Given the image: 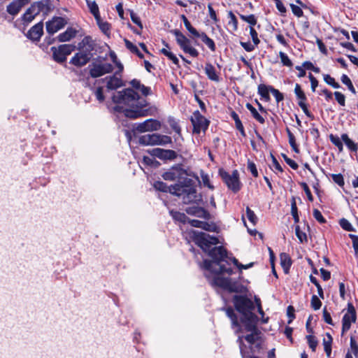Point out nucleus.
Masks as SVG:
<instances>
[{
    "label": "nucleus",
    "instance_id": "f257e3e1",
    "mask_svg": "<svg viewBox=\"0 0 358 358\" xmlns=\"http://www.w3.org/2000/svg\"><path fill=\"white\" fill-rule=\"evenodd\" d=\"M193 238L195 243L213 259L212 261L207 259L203 261V267L206 271L205 273L206 278H211V282L215 285L230 289V278L222 276L224 273L229 275L233 273L231 268H226L222 264V262L228 263L226 260L228 258L226 250L222 246L211 248L212 246L218 243V239L206 233L194 231Z\"/></svg>",
    "mask_w": 358,
    "mask_h": 358
},
{
    "label": "nucleus",
    "instance_id": "f03ea898",
    "mask_svg": "<svg viewBox=\"0 0 358 358\" xmlns=\"http://www.w3.org/2000/svg\"><path fill=\"white\" fill-rule=\"evenodd\" d=\"M113 101L118 104L115 110L124 113L127 117L136 119L150 115L148 110L144 109L147 101L140 99L139 95L131 88L115 93Z\"/></svg>",
    "mask_w": 358,
    "mask_h": 358
},
{
    "label": "nucleus",
    "instance_id": "7ed1b4c3",
    "mask_svg": "<svg viewBox=\"0 0 358 358\" xmlns=\"http://www.w3.org/2000/svg\"><path fill=\"white\" fill-rule=\"evenodd\" d=\"M155 188L164 192H169L181 198L185 203L197 202L201 200V196L197 194L196 188L192 185L191 179H186L185 184H175L168 186L166 183L158 181L154 185Z\"/></svg>",
    "mask_w": 358,
    "mask_h": 358
},
{
    "label": "nucleus",
    "instance_id": "20e7f679",
    "mask_svg": "<svg viewBox=\"0 0 358 358\" xmlns=\"http://www.w3.org/2000/svg\"><path fill=\"white\" fill-rule=\"evenodd\" d=\"M79 52L71 59L70 63L76 66L81 67L87 64L92 57L91 52L94 50V43L89 36H85L78 43Z\"/></svg>",
    "mask_w": 358,
    "mask_h": 358
},
{
    "label": "nucleus",
    "instance_id": "39448f33",
    "mask_svg": "<svg viewBox=\"0 0 358 358\" xmlns=\"http://www.w3.org/2000/svg\"><path fill=\"white\" fill-rule=\"evenodd\" d=\"M138 143L143 145H164L171 143V138L159 134H148L140 136Z\"/></svg>",
    "mask_w": 358,
    "mask_h": 358
},
{
    "label": "nucleus",
    "instance_id": "423d86ee",
    "mask_svg": "<svg viewBox=\"0 0 358 358\" xmlns=\"http://www.w3.org/2000/svg\"><path fill=\"white\" fill-rule=\"evenodd\" d=\"M234 300L236 310L244 317L248 315L254 316L252 310H254L255 305L250 299L244 296H236Z\"/></svg>",
    "mask_w": 358,
    "mask_h": 358
},
{
    "label": "nucleus",
    "instance_id": "0eeeda50",
    "mask_svg": "<svg viewBox=\"0 0 358 358\" xmlns=\"http://www.w3.org/2000/svg\"><path fill=\"white\" fill-rule=\"evenodd\" d=\"M88 69L90 76L95 78L110 73L113 67V65L109 63L94 62L89 65Z\"/></svg>",
    "mask_w": 358,
    "mask_h": 358
},
{
    "label": "nucleus",
    "instance_id": "6e6552de",
    "mask_svg": "<svg viewBox=\"0 0 358 358\" xmlns=\"http://www.w3.org/2000/svg\"><path fill=\"white\" fill-rule=\"evenodd\" d=\"M219 173L229 189L234 192L240 189L241 185L238 179V173L236 170L234 171L231 175L222 169H220Z\"/></svg>",
    "mask_w": 358,
    "mask_h": 358
},
{
    "label": "nucleus",
    "instance_id": "1a4fd4ad",
    "mask_svg": "<svg viewBox=\"0 0 358 358\" xmlns=\"http://www.w3.org/2000/svg\"><path fill=\"white\" fill-rule=\"evenodd\" d=\"M75 48L73 45L71 44L61 45L57 48L52 47L51 51L52 52L54 59L59 63L65 62L67 55H70Z\"/></svg>",
    "mask_w": 358,
    "mask_h": 358
},
{
    "label": "nucleus",
    "instance_id": "9d476101",
    "mask_svg": "<svg viewBox=\"0 0 358 358\" xmlns=\"http://www.w3.org/2000/svg\"><path fill=\"white\" fill-rule=\"evenodd\" d=\"M193 125V132L199 134L201 131H205L208 127L209 121L203 117L199 110L195 111L191 117Z\"/></svg>",
    "mask_w": 358,
    "mask_h": 358
},
{
    "label": "nucleus",
    "instance_id": "9b49d317",
    "mask_svg": "<svg viewBox=\"0 0 358 358\" xmlns=\"http://www.w3.org/2000/svg\"><path fill=\"white\" fill-rule=\"evenodd\" d=\"M357 315L355 307L351 303L348 304V308L342 320V333L348 331L352 323L356 322Z\"/></svg>",
    "mask_w": 358,
    "mask_h": 358
},
{
    "label": "nucleus",
    "instance_id": "f8f14e48",
    "mask_svg": "<svg viewBox=\"0 0 358 358\" xmlns=\"http://www.w3.org/2000/svg\"><path fill=\"white\" fill-rule=\"evenodd\" d=\"M161 128V123L153 119H148L145 121L136 124L134 129L136 131L143 133L147 131H157Z\"/></svg>",
    "mask_w": 358,
    "mask_h": 358
},
{
    "label": "nucleus",
    "instance_id": "ddd939ff",
    "mask_svg": "<svg viewBox=\"0 0 358 358\" xmlns=\"http://www.w3.org/2000/svg\"><path fill=\"white\" fill-rule=\"evenodd\" d=\"M66 21L64 18L61 17H55L52 20L46 22V30L48 34H53L62 29Z\"/></svg>",
    "mask_w": 358,
    "mask_h": 358
},
{
    "label": "nucleus",
    "instance_id": "4468645a",
    "mask_svg": "<svg viewBox=\"0 0 358 358\" xmlns=\"http://www.w3.org/2000/svg\"><path fill=\"white\" fill-rule=\"evenodd\" d=\"M30 6L34 8L38 15L43 11H45V13L47 14L54 8L55 3L52 0H45V1L34 2Z\"/></svg>",
    "mask_w": 358,
    "mask_h": 358
},
{
    "label": "nucleus",
    "instance_id": "2eb2a0df",
    "mask_svg": "<svg viewBox=\"0 0 358 358\" xmlns=\"http://www.w3.org/2000/svg\"><path fill=\"white\" fill-rule=\"evenodd\" d=\"M151 155L161 159L172 160L176 158L177 154L172 150H164L162 148H154L151 151Z\"/></svg>",
    "mask_w": 358,
    "mask_h": 358
},
{
    "label": "nucleus",
    "instance_id": "dca6fc26",
    "mask_svg": "<svg viewBox=\"0 0 358 358\" xmlns=\"http://www.w3.org/2000/svg\"><path fill=\"white\" fill-rule=\"evenodd\" d=\"M183 173V170L180 167L173 166L164 172L162 175V178L165 180L174 181L180 179Z\"/></svg>",
    "mask_w": 358,
    "mask_h": 358
},
{
    "label": "nucleus",
    "instance_id": "f3484780",
    "mask_svg": "<svg viewBox=\"0 0 358 358\" xmlns=\"http://www.w3.org/2000/svg\"><path fill=\"white\" fill-rule=\"evenodd\" d=\"M186 213L189 215H194L200 218L209 220L210 218V213L204 208L199 206H189L186 208Z\"/></svg>",
    "mask_w": 358,
    "mask_h": 358
},
{
    "label": "nucleus",
    "instance_id": "a211bd4d",
    "mask_svg": "<svg viewBox=\"0 0 358 358\" xmlns=\"http://www.w3.org/2000/svg\"><path fill=\"white\" fill-rule=\"evenodd\" d=\"M43 34V23L40 22L33 26L27 33V36L32 41H39Z\"/></svg>",
    "mask_w": 358,
    "mask_h": 358
},
{
    "label": "nucleus",
    "instance_id": "6ab92c4d",
    "mask_svg": "<svg viewBox=\"0 0 358 358\" xmlns=\"http://www.w3.org/2000/svg\"><path fill=\"white\" fill-rule=\"evenodd\" d=\"M176 36V40L180 48L185 50L187 48L192 46L191 41L187 38L179 30L175 29L172 31Z\"/></svg>",
    "mask_w": 358,
    "mask_h": 358
},
{
    "label": "nucleus",
    "instance_id": "aec40b11",
    "mask_svg": "<svg viewBox=\"0 0 358 358\" xmlns=\"http://www.w3.org/2000/svg\"><path fill=\"white\" fill-rule=\"evenodd\" d=\"M205 73L208 78L215 82L220 81V77L215 70V68L210 63L206 64Z\"/></svg>",
    "mask_w": 358,
    "mask_h": 358
},
{
    "label": "nucleus",
    "instance_id": "412c9836",
    "mask_svg": "<svg viewBox=\"0 0 358 358\" xmlns=\"http://www.w3.org/2000/svg\"><path fill=\"white\" fill-rule=\"evenodd\" d=\"M38 15L36 12L32 8L31 6L27 9L25 13L22 16V21L23 22V24L24 25H27L31 22L33 21V20L35 18V17Z\"/></svg>",
    "mask_w": 358,
    "mask_h": 358
},
{
    "label": "nucleus",
    "instance_id": "4be33fe9",
    "mask_svg": "<svg viewBox=\"0 0 358 358\" xmlns=\"http://www.w3.org/2000/svg\"><path fill=\"white\" fill-rule=\"evenodd\" d=\"M76 35V31L72 28H68L64 32L60 34L58 36V41L60 42L69 41Z\"/></svg>",
    "mask_w": 358,
    "mask_h": 358
},
{
    "label": "nucleus",
    "instance_id": "5701e85b",
    "mask_svg": "<svg viewBox=\"0 0 358 358\" xmlns=\"http://www.w3.org/2000/svg\"><path fill=\"white\" fill-rule=\"evenodd\" d=\"M24 6L18 1L14 0L7 6V12L12 15H16Z\"/></svg>",
    "mask_w": 358,
    "mask_h": 358
},
{
    "label": "nucleus",
    "instance_id": "b1692460",
    "mask_svg": "<svg viewBox=\"0 0 358 358\" xmlns=\"http://www.w3.org/2000/svg\"><path fill=\"white\" fill-rule=\"evenodd\" d=\"M108 80L107 87L110 90H115L123 85L122 80L116 76L106 78Z\"/></svg>",
    "mask_w": 358,
    "mask_h": 358
},
{
    "label": "nucleus",
    "instance_id": "393cba45",
    "mask_svg": "<svg viewBox=\"0 0 358 358\" xmlns=\"http://www.w3.org/2000/svg\"><path fill=\"white\" fill-rule=\"evenodd\" d=\"M130 84L134 88L140 90L144 96H148L150 94V88L143 85H141L140 81L136 79L132 80L130 82Z\"/></svg>",
    "mask_w": 358,
    "mask_h": 358
},
{
    "label": "nucleus",
    "instance_id": "a878e982",
    "mask_svg": "<svg viewBox=\"0 0 358 358\" xmlns=\"http://www.w3.org/2000/svg\"><path fill=\"white\" fill-rule=\"evenodd\" d=\"M280 264L284 270V271L287 273H288L289 268L292 264V261L289 256L286 253H281L280 255Z\"/></svg>",
    "mask_w": 358,
    "mask_h": 358
},
{
    "label": "nucleus",
    "instance_id": "bb28decb",
    "mask_svg": "<svg viewBox=\"0 0 358 358\" xmlns=\"http://www.w3.org/2000/svg\"><path fill=\"white\" fill-rule=\"evenodd\" d=\"M86 2L90 13L94 15L96 20H99L100 14L97 3L95 1H90L89 0H86Z\"/></svg>",
    "mask_w": 358,
    "mask_h": 358
},
{
    "label": "nucleus",
    "instance_id": "cd10ccee",
    "mask_svg": "<svg viewBox=\"0 0 358 358\" xmlns=\"http://www.w3.org/2000/svg\"><path fill=\"white\" fill-rule=\"evenodd\" d=\"M342 141L345 143L347 147L353 152H357L358 149V145L352 141L346 134L341 135Z\"/></svg>",
    "mask_w": 358,
    "mask_h": 358
},
{
    "label": "nucleus",
    "instance_id": "c85d7f7f",
    "mask_svg": "<svg viewBox=\"0 0 358 358\" xmlns=\"http://www.w3.org/2000/svg\"><path fill=\"white\" fill-rule=\"evenodd\" d=\"M327 338L323 339V345L324 351L328 357H330L331 353V343L333 338L329 334H327Z\"/></svg>",
    "mask_w": 358,
    "mask_h": 358
},
{
    "label": "nucleus",
    "instance_id": "c756f323",
    "mask_svg": "<svg viewBox=\"0 0 358 358\" xmlns=\"http://www.w3.org/2000/svg\"><path fill=\"white\" fill-rule=\"evenodd\" d=\"M247 108L250 111L252 117L257 120L259 123H264V118L259 114L255 108H254L250 103L246 104Z\"/></svg>",
    "mask_w": 358,
    "mask_h": 358
},
{
    "label": "nucleus",
    "instance_id": "7c9ffc66",
    "mask_svg": "<svg viewBox=\"0 0 358 358\" xmlns=\"http://www.w3.org/2000/svg\"><path fill=\"white\" fill-rule=\"evenodd\" d=\"M165 46L167 48H162L161 50V52L166 56L170 60H171L173 64H178L179 60L177 57L168 50L169 49V45L166 43Z\"/></svg>",
    "mask_w": 358,
    "mask_h": 358
},
{
    "label": "nucleus",
    "instance_id": "2f4dec72",
    "mask_svg": "<svg viewBox=\"0 0 358 358\" xmlns=\"http://www.w3.org/2000/svg\"><path fill=\"white\" fill-rule=\"evenodd\" d=\"M255 317L248 315L247 317H244L246 319L245 322V329L248 331L255 332L259 331L256 327V325L252 322V319Z\"/></svg>",
    "mask_w": 358,
    "mask_h": 358
},
{
    "label": "nucleus",
    "instance_id": "473e14b6",
    "mask_svg": "<svg viewBox=\"0 0 358 358\" xmlns=\"http://www.w3.org/2000/svg\"><path fill=\"white\" fill-rule=\"evenodd\" d=\"M231 117L235 122L236 129L241 132L242 136H245V134L244 128H243V126L242 124L241 120L238 117V115L235 112H233L231 113Z\"/></svg>",
    "mask_w": 358,
    "mask_h": 358
},
{
    "label": "nucleus",
    "instance_id": "72a5a7b5",
    "mask_svg": "<svg viewBox=\"0 0 358 358\" xmlns=\"http://www.w3.org/2000/svg\"><path fill=\"white\" fill-rule=\"evenodd\" d=\"M226 313L227 316L231 319L232 322L233 327H240V325L238 322L237 316L236 315L234 311L231 308H227L226 310Z\"/></svg>",
    "mask_w": 358,
    "mask_h": 358
},
{
    "label": "nucleus",
    "instance_id": "f704fd0d",
    "mask_svg": "<svg viewBox=\"0 0 358 358\" xmlns=\"http://www.w3.org/2000/svg\"><path fill=\"white\" fill-rule=\"evenodd\" d=\"M202 41L212 50L215 51V45L214 41L210 38L205 33L201 34Z\"/></svg>",
    "mask_w": 358,
    "mask_h": 358
},
{
    "label": "nucleus",
    "instance_id": "c9c22d12",
    "mask_svg": "<svg viewBox=\"0 0 358 358\" xmlns=\"http://www.w3.org/2000/svg\"><path fill=\"white\" fill-rule=\"evenodd\" d=\"M260 331L251 332V334L245 336V339L250 344L255 343L260 338Z\"/></svg>",
    "mask_w": 358,
    "mask_h": 358
},
{
    "label": "nucleus",
    "instance_id": "e433bc0d",
    "mask_svg": "<svg viewBox=\"0 0 358 358\" xmlns=\"http://www.w3.org/2000/svg\"><path fill=\"white\" fill-rule=\"evenodd\" d=\"M295 234L300 243H303L307 242L306 234L301 230L299 225L295 227Z\"/></svg>",
    "mask_w": 358,
    "mask_h": 358
},
{
    "label": "nucleus",
    "instance_id": "4c0bfd02",
    "mask_svg": "<svg viewBox=\"0 0 358 358\" xmlns=\"http://www.w3.org/2000/svg\"><path fill=\"white\" fill-rule=\"evenodd\" d=\"M269 91L270 87L268 88L264 85H259L258 87V92L259 94L266 100L269 99Z\"/></svg>",
    "mask_w": 358,
    "mask_h": 358
},
{
    "label": "nucleus",
    "instance_id": "58836bf2",
    "mask_svg": "<svg viewBox=\"0 0 358 358\" xmlns=\"http://www.w3.org/2000/svg\"><path fill=\"white\" fill-rule=\"evenodd\" d=\"M329 139L331 142L338 148L340 152L343 151V145L338 136L330 134Z\"/></svg>",
    "mask_w": 358,
    "mask_h": 358
},
{
    "label": "nucleus",
    "instance_id": "ea45409f",
    "mask_svg": "<svg viewBox=\"0 0 358 358\" xmlns=\"http://www.w3.org/2000/svg\"><path fill=\"white\" fill-rule=\"evenodd\" d=\"M294 92L298 99H299V101H305L306 100V95L301 90L300 85H295Z\"/></svg>",
    "mask_w": 358,
    "mask_h": 358
},
{
    "label": "nucleus",
    "instance_id": "a19ab883",
    "mask_svg": "<svg viewBox=\"0 0 358 358\" xmlns=\"http://www.w3.org/2000/svg\"><path fill=\"white\" fill-rule=\"evenodd\" d=\"M341 81L343 84L348 86L349 90L353 94H356L355 88L354 87L350 79L347 75L343 74L341 77Z\"/></svg>",
    "mask_w": 358,
    "mask_h": 358
},
{
    "label": "nucleus",
    "instance_id": "79ce46f5",
    "mask_svg": "<svg viewBox=\"0 0 358 358\" xmlns=\"http://www.w3.org/2000/svg\"><path fill=\"white\" fill-rule=\"evenodd\" d=\"M96 21L99 27L104 34H107L109 31L110 24L107 22H103L101 20V16H99V20Z\"/></svg>",
    "mask_w": 358,
    "mask_h": 358
},
{
    "label": "nucleus",
    "instance_id": "37998d69",
    "mask_svg": "<svg viewBox=\"0 0 358 358\" xmlns=\"http://www.w3.org/2000/svg\"><path fill=\"white\" fill-rule=\"evenodd\" d=\"M202 229H204L208 231L217 232L218 227L213 222H203V224L202 225Z\"/></svg>",
    "mask_w": 358,
    "mask_h": 358
},
{
    "label": "nucleus",
    "instance_id": "c03bdc74",
    "mask_svg": "<svg viewBox=\"0 0 358 358\" xmlns=\"http://www.w3.org/2000/svg\"><path fill=\"white\" fill-rule=\"evenodd\" d=\"M246 215L248 220L252 224H255L257 222V217L255 213L249 208H246Z\"/></svg>",
    "mask_w": 358,
    "mask_h": 358
},
{
    "label": "nucleus",
    "instance_id": "a18cd8bd",
    "mask_svg": "<svg viewBox=\"0 0 358 358\" xmlns=\"http://www.w3.org/2000/svg\"><path fill=\"white\" fill-rule=\"evenodd\" d=\"M173 217L175 220H178L181 222H188L189 218L184 214L179 212H171Z\"/></svg>",
    "mask_w": 358,
    "mask_h": 358
},
{
    "label": "nucleus",
    "instance_id": "49530a36",
    "mask_svg": "<svg viewBox=\"0 0 358 358\" xmlns=\"http://www.w3.org/2000/svg\"><path fill=\"white\" fill-rule=\"evenodd\" d=\"M279 56H280L281 62L282 63V64L284 66H289V67L292 66V62H291V60L289 59V57H287V55L285 53H284L283 52H280Z\"/></svg>",
    "mask_w": 358,
    "mask_h": 358
},
{
    "label": "nucleus",
    "instance_id": "de8ad7c7",
    "mask_svg": "<svg viewBox=\"0 0 358 358\" xmlns=\"http://www.w3.org/2000/svg\"><path fill=\"white\" fill-rule=\"evenodd\" d=\"M322 306V302L316 295L311 298V306L314 310H319Z\"/></svg>",
    "mask_w": 358,
    "mask_h": 358
},
{
    "label": "nucleus",
    "instance_id": "09e8293b",
    "mask_svg": "<svg viewBox=\"0 0 358 358\" xmlns=\"http://www.w3.org/2000/svg\"><path fill=\"white\" fill-rule=\"evenodd\" d=\"M331 178H332V180H334V182L335 183H336L337 185H338L340 187H343L344 185V184H345L344 179H343V176L341 173L332 174Z\"/></svg>",
    "mask_w": 358,
    "mask_h": 358
},
{
    "label": "nucleus",
    "instance_id": "8fccbe9b",
    "mask_svg": "<svg viewBox=\"0 0 358 358\" xmlns=\"http://www.w3.org/2000/svg\"><path fill=\"white\" fill-rule=\"evenodd\" d=\"M340 224L343 229L348 231H354L353 227L346 219L343 218L342 220H341Z\"/></svg>",
    "mask_w": 358,
    "mask_h": 358
},
{
    "label": "nucleus",
    "instance_id": "3c124183",
    "mask_svg": "<svg viewBox=\"0 0 358 358\" xmlns=\"http://www.w3.org/2000/svg\"><path fill=\"white\" fill-rule=\"evenodd\" d=\"M309 347L312 349V350L314 352L315 351L317 341L315 339V338L312 335H308L306 336Z\"/></svg>",
    "mask_w": 358,
    "mask_h": 358
},
{
    "label": "nucleus",
    "instance_id": "603ef678",
    "mask_svg": "<svg viewBox=\"0 0 358 358\" xmlns=\"http://www.w3.org/2000/svg\"><path fill=\"white\" fill-rule=\"evenodd\" d=\"M241 18L245 21L251 24L252 26H254L257 23V20L255 17L254 15H241Z\"/></svg>",
    "mask_w": 358,
    "mask_h": 358
},
{
    "label": "nucleus",
    "instance_id": "864d4df0",
    "mask_svg": "<svg viewBox=\"0 0 358 358\" xmlns=\"http://www.w3.org/2000/svg\"><path fill=\"white\" fill-rule=\"evenodd\" d=\"M334 96L336 100L338 101V103L342 106H344L345 104V96L344 94H343L341 92H335Z\"/></svg>",
    "mask_w": 358,
    "mask_h": 358
},
{
    "label": "nucleus",
    "instance_id": "5fc2aeb1",
    "mask_svg": "<svg viewBox=\"0 0 358 358\" xmlns=\"http://www.w3.org/2000/svg\"><path fill=\"white\" fill-rule=\"evenodd\" d=\"M290 7L294 15L298 17L303 16V12L299 6L291 3Z\"/></svg>",
    "mask_w": 358,
    "mask_h": 358
},
{
    "label": "nucleus",
    "instance_id": "6e6d98bb",
    "mask_svg": "<svg viewBox=\"0 0 358 358\" xmlns=\"http://www.w3.org/2000/svg\"><path fill=\"white\" fill-rule=\"evenodd\" d=\"M270 91L272 93V94L275 96L276 101L278 103L283 100L284 96L282 94L279 92V90L270 87Z\"/></svg>",
    "mask_w": 358,
    "mask_h": 358
},
{
    "label": "nucleus",
    "instance_id": "4d7b16f0",
    "mask_svg": "<svg viewBox=\"0 0 358 358\" xmlns=\"http://www.w3.org/2000/svg\"><path fill=\"white\" fill-rule=\"evenodd\" d=\"M130 17L134 23L137 24L141 29L143 28L142 23L141 22L140 18L134 13L133 10H129Z\"/></svg>",
    "mask_w": 358,
    "mask_h": 358
},
{
    "label": "nucleus",
    "instance_id": "13d9d810",
    "mask_svg": "<svg viewBox=\"0 0 358 358\" xmlns=\"http://www.w3.org/2000/svg\"><path fill=\"white\" fill-rule=\"evenodd\" d=\"M299 106L303 110V113L306 115V116H308V117H310L311 119L314 118L313 115L308 110V107H307L305 101H299Z\"/></svg>",
    "mask_w": 358,
    "mask_h": 358
},
{
    "label": "nucleus",
    "instance_id": "bf43d9fd",
    "mask_svg": "<svg viewBox=\"0 0 358 358\" xmlns=\"http://www.w3.org/2000/svg\"><path fill=\"white\" fill-rule=\"evenodd\" d=\"M313 217L315 220H317L320 223H324L326 220L322 216L321 212L317 209L313 210Z\"/></svg>",
    "mask_w": 358,
    "mask_h": 358
},
{
    "label": "nucleus",
    "instance_id": "052dcab7",
    "mask_svg": "<svg viewBox=\"0 0 358 358\" xmlns=\"http://www.w3.org/2000/svg\"><path fill=\"white\" fill-rule=\"evenodd\" d=\"M250 36H251L253 43L255 45H258L259 43V40L258 38V34H257V32L256 31V30L252 27H250Z\"/></svg>",
    "mask_w": 358,
    "mask_h": 358
},
{
    "label": "nucleus",
    "instance_id": "680f3d73",
    "mask_svg": "<svg viewBox=\"0 0 358 358\" xmlns=\"http://www.w3.org/2000/svg\"><path fill=\"white\" fill-rule=\"evenodd\" d=\"M124 43L127 49H129L131 52L136 53L138 52V48L136 45L133 44L131 41L127 39H124Z\"/></svg>",
    "mask_w": 358,
    "mask_h": 358
},
{
    "label": "nucleus",
    "instance_id": "e2e57ef3",
    "mask_svg": "<svg viewBox=\"0 0 358 358\" xmlns=\"http://www.w3.org/2000/svg\"><path fill=\"white\" fill-rule=\"evenodd\" d=\"M248 169L251 172V173L252 174V176L254 177H257L258 176V171H257V169L256 168V166L255 164L252 162H248Z\"/></svg>",
    "mask_w": 358,
    "mask_h": 358
},
{
    "label": "nucleus",
    "instance_id": "0e129e2a",
    "mask_svg": "<svg viewBox=\"0 0 358 358\" xmlns=\"http://www.w3.org/2000/svg\"><path fill=\"white\" fill-rule=\"evenodd\" d=\"M183 52L187 54H189L190 56L193 57H196L199 55L198 50L193 46L187 48L186 50H183Z\"/></svg>",
    "mask_w": 358,
    "mask_h": 358
},
{
    "label": "nucleus",
    "instance_id": "69168bd1",
    "mask_svg": "<svg viewBox=\"0 0 358 358\" xmlns=\"http://www.w3.org/2000/svg\"><path fill=\"white\" fill-rule=\"evenodd\" d=\"M350 237L352 241V246L355 254L358 255V236L353 234H350Z\"/></svg>",
    "mask_w": 358,
    "mask_h": 358
},
{
    "label": "nucleus",
    "instance_id": "338daca9",
    "mask_svg": "<svg viewBox=\"0 0 358 358\" xmlns=\"http://www.w3.org/2000/svg\"><path fill=\"white\" fill-rule=\"evenodd\" d=\"M323 319L326 323L329 324H333L332 319L330 313L327 310L326 308L323 310Z\"/></svg>",
    "mask_w": 358,
    "mask_h": 358
},
{
    "label": "nucleus",
    "instance_id": "774afa93",
    "mask_svg": "<svg viewBox=\"0 0 358 358\" xmlns=\"http://www.w3.org/2000/svg\"><path fill=\"white\" fill-rule=\"evenodd\" d=\"M283 158L286 163L293 169L296 170L298 169V164L292 159L288 158L285 155H283Z\"/></svg>",
    "mask_w": 358,
    "mask_h": 358
}]
</instances>
